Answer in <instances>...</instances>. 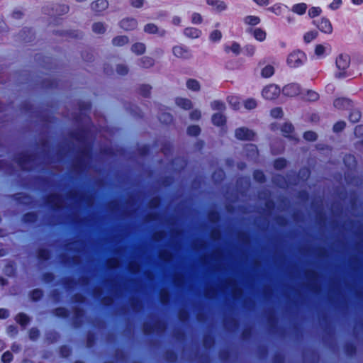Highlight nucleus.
<instances>
[{
	"label": "nucleus",
	"instance_id": "473e14b6",
	"mask_svg": "<svg viewBox=\"0 0 363 363\" xmlns=\"http://www.w3.org/2000/svg\"><path fill=\"white\" fill-rule=\"evenodd\" d=\"M360 118H361V113L358 110L352 111L349 115V120L352 123H357L360 120Z\"/></svg>",
	"mask_w": 363,
	"mask_h": 363
},
{
	"label": "nucleus",
	"instance_id": "a211bd4d",
	"mask_svg": "<svg viewBox=\"0 0 363 363\" xmlns=\"http://www.w3.org/2000/svg\"><path fill=\"white\" fill-rule=\"evenodd\" d=\"M176 104L178 106L189 110L192 107V103L191 100L184 98H177L176 99Z\"/></svg>",
	"mask_w": 363,
	"mask_h": 363
},
{
	"label": "nucleus",
	"instance_id": "a19ab883",
	"mask_svg": "<svg viewBox=\"0 0 363 363\" xmlns=\"http://www.w3.org/2000/svg\"><path fill=\"white\" fill-rule=\"evenodd\" d=\"M322 12V10L320 7L313 6L308 10V16L311 18H315L318 16Z\"/></svg>",
	"mask_w": 363,
	"mask_h": 363
},
{
	"label": "nucleus",
	"instance_id": "5fc2aeb1",
	"mask_svg": "<svg viewBox=\"0 0 363 363\" xmlns=\"http://www.w3.org/2000/svg\"><path fill=\"white\" fill-rule=\"evenodd\" d=\"M13 360V354L9 351L5 352L2 357L1 361L4 363H10Z\"/></svg>",
	"mask_w": 363,
	"mask_h": 363
},
{
	"label": "nucleus",
	"instance_id": "09e8293b",
	"mask_svg": "<svg viewBox=\"0 0 363 363\" xmlns=\"http://www.w3.org/2000/svg\"><path fill=\"white\" fill-rule=\"evenodd\" d=\"M211 106L213 110L222 111L225 108V104L220 101H214Z\"/></svg>",
	"mask_w": 363,
	"mask_h": 363
},
{
	"label": "nucleus",
	"instance_id": "393cba45",
	"mask_svg": "<svg viewBox=\"0 0 363 363\" xmlns=\"http://www.w3.org/2000/svg\"><path fill=\"white\" fill-rule=\"evenodd\" d=\"M274 73V68L273 66L268 65H266L261 71V75L264 78H269Z\"/></svg>",
	"mask_w": 363,
	"mask_h": 363
},
{
	"label": "nucleus",
	"instance_id": "0e129e2a",
	"mask_svg": "<svg viewBox=\"0 0 363 363\" xmlns=\"http://www.w3.org/2000/svg\"><path fill=\"white\" fill-rule=\"evenodd\" d=\"M342 4V0H333L332 3L329 5V8L332 10H337L340 7Z\"/></svg>",
	"mask_w": 363,
	"mask_h": 363
},
{
	"label": "nucleus",
	"instance_id": "3c124183",
	"mask_svg": "<svg viewBox=\"0 0 363 363\" xmlns=\"http://www.w3.org/2000/svg\"><path fill=\"white\" fill-rule=\"evenodd\" d=\"M319 95L317 92L313 91H308L306 94L307 100L310 101H315L318 99Z\"/></svg>",
	"mask_w": 363,
	"mask_h": 363
},
{
	"label": "nucleus",
	"instance_id": "e433bc0d",
	"mask_svg": "<svg viewBox=\"0 0 363 363\" xmlns=\"http://www.w3.org/2000/svg\"><path fill=\"white\" fill-rule=\"evenodd\" d=\"M222 38V33L218 30H213L209 35V39L213 42H218Z\"/></svg>",
	"mask_w": 363,
	"mask_h": 363
},
{
	"label": "nucleus",
	"instance_id": "e2e57ef3",
	"mask_svg": "<svg viewBox=\"0 0 363 363\" xmlns=\"http://www.w3.org/2000/svg\"><path fill=\"white\" fill-rule=\"evenodd\" d=\"M60 354L62 357H67L69 356V354H71V350L69 347L67 346H62L61 348H60Z\"/></svg>",
	"mask_w": 363,
	"mask_h": 363
},
{
	"label": "nucleus",
	"instance_id": "680f3d73",
	"mask_svg": "<svg viewBox=\"0 0 363 363\" xmlns=\"http://www.w3.org/2000/svg\"><path fill=\"white\" fill-rule=\"evenodd\" d=\"M116 72L120 75H125L128 73V69L124 65H118L116 68Z\"/></svg>",
	"mask_w": 363,
	"mask_h": 363
},
{
	"label": "nucleus",
	"instance_id": "4468645a",
	"mask_svg": "<svg viewBox=\"0 0 363 363\" xmlns=\"http://www.w3.org/2000/svg\"><path fill=\"white\" fill-rule=\"evenodd\" d=\"M144 31L150 34L158 33L160 36H164L166 33L164 30H159L157 26L154 23H147L144 27Z\"/></svg>",
	"mask_w": 363,
	"mask_h": 363
},
{
	"label": "nucleus",
	"instance_id": "774afa93",
	"mask_svg": "<svg viewBox=\"0 0 363 363\" xmlns=\"http://www.w3.org/2000/svg\"><path fill=\"white\" fill-rule=\"evenodd\" d=\"M354 135L357 137L363 136V125H358L354 128Z\"/></svg>",
	"mask_w": 363,
	"mask_h": 363
},
{
	"label": "nucleus",
	"instance_id": "052dcab7",
	"mask_svg": "<svg viewBox=\"0 0 363 363\" xmlns=\"http://www.w3.org/2000/svg\"><path fill=\"white\" fill-rule=\"evenodd\" d=\"M345 127V123L344 121H338L333 125V131L338 133L342 131Z\"/></svg>",
	"mask_w": 363,
	"mask_h": 363
},
{
	"label": "nucleus",
	"instance_id": "f257e3e1",
	"mask_svg": "<svg viewBox=\"0 0 363 363\" xmlns=\"http://www.w3.org/2000/svg\"><path fill=\"white\" fill-rule=\"evenodd\" d=\"M306 54L301 50H294L287 57V65L290 67L296 68L303 65L306 61Z\"/></svg>",
	"mask_w": 363,
	"mask_h": 363
},
{
	"label": "nucleus",
	"instance_id": "f704fd0d",
	"mask_svg": "<svg viewBox=\"0 0 363 363\" xmlns=\"http://www.w3.org/2000/svg\"><path fill=\"white\" fill-rule=\"evenodd\" d=\"M172 116L168 113H163L160 115L159 120L161 123L169 124L172 121Z\"/></svg>",
	"mask_w": 363,
	"mask_h": 363
},
{
	"label": "nucleus",
	"instance_id": "13d9d810",
	"mask_svg": "<svg viewBox=\"0 0 363 363\" xmlns=\"http://www.w3.org/2000/svg\"><path fill=\"white\" fill-rule=\"evenodd\" d=\"M325 51V48L321 45H317L315 48V53L318 57H322L323 56Z\"/></svg>",
	"mask_w": 363,
	"mask_h": 363
},
{
	"label": "nucleus",
	"instance_id": "4c0bfd02",
	"mask_svg": "<svg viewBox=\"0 0 363 363\" xmlns=\"http://www.w3.org/2000/svg\"><path fill=\"white\" fill-rule=\"evenodd\" d=\"M152 87L150 85L143 84L140 87L139 91L140 95L144 97L149 96Z\"/></svg>",
	"mask_w": 363,
	"mask_h": 363
},
{
	"label": "nucleus",
	"instance_id": "7c9ffc66",
	"mask_svg": "<svg viewBox=\"0 0 363 363\" xmlns=\"http://www.w3.org/2000/svg\"><path fill=\"white\" fill-rule=\"evenodd\" d=\"M33 34L31 29L26 28L21 33V38L25 42H30Z\"/></svg>",
	"mask_w": 363,
	"mask_h": 363
},
{
	"label": "nucleus",
	"instance_id": "aec40b11",
	"mask_svg": "<svg viewBox=\"0 0 363 363\" xmlns=\"http://www.w3.org/2000/svg\"><path fill=\"white\" fill-rule=\"evenodd\" d=\"M224 50L226 52L230 51L233 52L235 55H239L241 50L240 45L236 42H233L230 46L225 45Z\"/></svg>",
	"mask_w": 363,
	"mask_h": 363
},
{
	"label": "nucleus",
	"instance_id": "49530a36",
	"mask_svg": "<svg viewBox=\"0 0 363 363\" xmlns=\"http://www.w3.org/2000/svg\"><path fill=\"white\" fill-rule=\"evenodd\" d=\"M255 46L253 45H247L246 46H245L244 48V50H243V52L245 55H247V56H252L254 55L255 52Z\"/></svg>",
	"mask_w": 363,
	"mask_h": 363
},
{
	"label": "nucleus",
	"instance_id": "6e6552de",
	"mask_svg": "<svg viewBox=\"0 0 363 363\" xmlns=\"http://www.w3.org/2000/svg\"><path fill=\"white\" fill-rule=\"evenodd\" d=\"M206 4L212 6L217 12L225 11L228 8L227 4L222 0H206Z\"/></svg>",
	"mask_w": 363,
	"mask_h": 363
},
{
	"label": "nucleus",
	"instance_id": "4d7b16f0",
	"mask_svg": "<svg viewBox=\"0 0 363 363\" xmlns=\"http://www.w3.org/2000/svg\"><path fill=\"white\" fill-rule=\"evenodd\" d=\"M39 335H40V332L37 328H33L30 330L29 337L30 340H35L38 338Z\"/></svg>",
	"mask_w": 363,
	"mask_h": 363
},
{
	"label": "nucleus",
	"instance_id": "b1692460",
	"mask_svg": "<svg viewBox=\"0 0 363 363\" xmlns=\"http://www.w3.org/2000/svg\"><path fill=\"white\" fill-rule=\"evenodd\" d=\"M243 21L247 25L256 26L260 23V18L256 16H247L244 18Z\"/></svg>",
	"mask_w": 363,
	"mask_h": 363
},
{
	"label": "nucleus",
	"instance_id": "c756f323",
	"mask_svg": "<svg viewBox=\"0 0 363 363\" xmlns=\"http://www.w3.org/2000/svg\"><path fill=\"white\" fill-rule=\"evenodd\" d=\"M153 65L154 60L150 57L145 56L140 60V66L144 68L151 67Z\"/></svg>",
	"mask_w": 363,
	"mask_h": 363
},
{
	"label": "nucleus",
	"instance_id": "c9c22d12",
	"mask_svg": "<svg viewBox=\"0 0 363 363\" xmlns=\"http://www.w3.org/2000/svg\"><path fill=\"white\" fill-rule=\"evenodd\" d=\"M286 166V160L284 158H278L274 162V167L276 169H281Z\"/></svg>",
	"mask_w": 363,
	"mask_h": 363
},
{
	"label": "nucleus",
	"instance_id": "bb28decb",
	"mask_svg": "<svg viewBox=\"0 0 363 363\" xmlns=\"http://www.w3.org/2000/svg\"><path fill=\"white\" fill-rule=\"evenodd\" d=\"M16 321L20 324L21 326H26L28 322H29V318L28 316L25 314V313H18L16 316Z\"/></svg>",
	"mask_w": 363,
	"mask_h": 363
},
{
	"label": "nucleus",
	"instance_id": "37998d69",
	"mask_svg": "<svg viewBox=\"0 0 363 363\" xmlns=\"http://www.w3.org/2000/svg\"><path fill=\"white\" fill-rule=\"evenodd\" d=\"M311 174V172L308 168H303L300 169L298 172V177L301 180H307Z\"/></svg>",
	"mask_w": 363,
	"mask_h": 363
},
{
	"label": "nucleus",
	"instance_id": "9b49d317",
	"mask_svg": "<svg viewBox=\"0 0 363 363\" xmlns=\"http://www.w3.org/2000/svg\"><path fill=\"white\" fill-rule=\"evenodd\" d=\"M108 6L107 0H96L91 4L92 11L96 13L101 12L106 9Z\"/></svg>",
	"mask_w": 363,
	"mask_h": 363
},
{
	"label": "nucleus",
	"instance_id": "39448f33",
	"mask_svg": "<svg viewBox=\"0 0 363 363\" xmlns=\"http://www.w3.org/2000/svg\"><path fill=\"white\" fill-rule=\"evenodd\" d=\"M301 91L300 86L296 83H291L286 85L282 90L284 95L288 96H295Z\"/></svg>",
	"mask_w": 363,
	"mask_h": 363
},
{
	"label": "nucleus",
	"instance_id": "7ed1b4c3",
	"mask_svg": "<svg viewBox=\"0 0 363 363\" xmlns=\"http://www.w3.org/2000/svg\"><path fill=\"white\" fill-rule=\"evenodd\" d=\"M235 135L237 139L241 140H252L255 135L252 130L245 127L237 128Z\"/></svg>",
	"mask_w": 363,
	"mask_h": 363
},
{
	"label": "nucleus",
	"instance_id": "bf43d9fd",
	"mask_svg": "<svg viewBox=\"0 0 363 363\" xmlns=\"http://www.w3.org/2000/svg\"><path fill=\"white\" fill-rule=\"evenodd\" d=\"M283 115V111L281 108H274L271 111V116L273 118H281Z\"/></svg>",
	"mask_w": 363,
	"mask_h": 363
},
{
	"label": "nucleus",
	"instance_id": "864d4df0",
	"mask_svg": "<svg viewBox=\"0 0 363 363\" xmlns=\"http://www.w3.org/2000/svg\"><path fill=\"white\" fill-rule=\"evenodd\" d=\"M203 18L200 13H193L191 16V23L193 24H201L202 23Z\"/></svg>",
	"mask_w": 363,
	"mask_h": 363
},
{
	"label": "nucleus",
	"instance_id": "cd10ccee",
	"mask_svg": "<svg viewBox=\"0 0 363 363\" xmlns=\"http://www.w3.org/2000/svg\"><path fill=\"white\" fill-rule=\"evenodd\" d=\"M113 44L116 46H123L128 43V38L126 36H118L113 39Z\"/></svg>",
	"mask_w": 363,
	"mask_h": 363
},
{
	"label": "nucleus",
	"instance_id": "c85d7f7f",
	"mask_svg": "<svg viewBox=\"0 0 363 363\" xmlns=\"http://www.w3.org/2000/svg\"><path fill=\"white\" fill-rule=\"evenodd\" d=\"M186 86L189 89L192 91H199L200 89V84L199 82L193 79H190L186 82Z\"/></svg>",
	"mask_w": 363,
	"mask_h": 363
},
{
	"label": "nucleus",
	"instance_id": "58836bf2",
	"mask_svg": "<svg viewBox=\"0 0 363 363\" xmlns=\"http://www.w3.org/2000/svg\"><path fill=\"white\" fill-rule=\"evenodd\" d=\"M200 131L201 129L198 125H191L187 128V133L191 136H197Z\"/></svg>",
	"mask_w": 363,
	"mask_h": 363
},
{
	"label": "nucleus",
	"instance_id": "dca6fc26",
	"mask_svg": "<svg viewBox=\"0 0 363 363\" xmlns=\"http://www.w3.org/2000/svg\"><path fill=\"white\" fill-rule=\"evenodd\" d=\"M308 9V6L306 3L295 4L291 7V11L298 15H303Z\"/></svg>",
	"mask_w": 363,
	"mask_h": 363
},
{
	"label": "nucleus",
	"instance_id": "2f4dec72",
	"mask_svg": "<svg viewBox=\"0 0 363 363\" xmlns=\"http://www.w3.org/2000/svg\"><path fill=\"white\" fill-rule=\"evenodd\" d=\"M318 36V32L316 30H311L306 33L303 35V40L306 43L311 42Z\"/></svg>",
	"mask_w": 363,
	"mask_h": 363
},
{
	"label": "nucleus",
	"instance_id": "ddd939ff",
	"mask_svg": "<svg viewBox=\"0 0 363 363\" xmlns=\"http://www.w3.org/2000/svg\"><path fill=\"white\" fill-rule=\"evenodd\" d=\"M245 151L246 152V156L250 160H255L258 156L257 147L255 145L247 144L245 147Z\"/></svg>",
	"mask_w": 363,
	"mask_h": 363
},
{
	"label": "nucleus",
	"instance_id": "de8ad7c7",
	"mask_svg": "<svg viewBox=\"0 0 363 363\" xmlns=\"http://www.w3.org/2000/svg\"><path fill=\"white\" fill-rule=\"evenodd\" d=\"M36 218H37V216L33 213H26L23 216V220L26 223H33V222H35L36 220Z\"/></svg>",
	"mask_w": 363,
	"mask_h": 363
},
{
	"label": "nucleus",
	"instance_id": "c03bdc74",
	"mask_svg": "<svg viewBox=\"0 0 363 363\" xmlns=\"http://www.w3.org/2000/svg\"><path fill=\"white\" fill-rule=\"evenodd\" d=\"M53 313L55 315L62 318H66L68 316V311L65 308H57L54 311Z\"/></svg>",
	"mask_w": 363,
	"mask_h": 363
},
{
	"label": "nucleus",
	"instance_id": "603ef678",
	"mask_svg": "<svg viewBox=\"0 0 363 363\" xmlns=\"http://www.w3.org/2000/svg\"><path fill=\"white\" fill-rule=\"evenodd\" d=\"M305 140L308 141H314L317 138V134L313 131H306L303 135Z\"/></svg>",
	"mask_w": 363,
	"mask_h": 363
},
{
	"label": "nucleus",
	"instance_id": "6e6d98bb",
	"mask_svg": "<svg viewBox=\"0 0 363 363\" xmlns=\"http://www.w3.org/2000/svg\"><path fill=\"white\" fill-rule=\"evenodd\" d=\"M273 182L280 186L281 187H284V184L286 183L285 179L284 177L281 175H277L274 177Z\"/></svg>",
	"mask_w": 363,
	"mask_h": 363
},
{
	"label": "nucleus",
	"instance_id": "4be33fe9",
	"mask_svg": "<svg viewBox=\"0 0 363 363\" xmlns=\"http://www.w3.org/2000/svg\"><path fill=\"white\" fill-rule=\"evenodd\" d=\"M345 166L349 169H352L356 166L355 157L352 155H346L343 159Z\"/></svg>",
	"mask_w": 363,
	"mask_h": 363
},
{
	"label": "nucleus",
	"instance_id": "2eb2a0df",
	"mask_svg": "<svg viewBox=\"0 0 363 363\" xmlns=\"http://www.w3.org/2000/svg\"><path fill=\"white\" fill-rule=\"evenodd\" d=\"M184 34L188 38H198L201 35V30L196 28L188 27L184 30Z\"/></svg>",
	"mask_w": 363,
	"mask_h": 363
},
{
	"label": "nucleus",
	"instance_id": "a18cd8bd",
	"mask_svg": "<svg viewBox=\"0 0 363 363\" xmlns=\"http://www.w3.org/2000/svg\"><path fill=\"white\" fill-rule=\"evenodd\" d=\"M43 291L40 289H34L30 294V298L33 301H38L43 296Z\"/></svg>",
	"mask_w": 363,
	"mask_h": 363
},
{
	"label": "nucleus",
	"instance_id": "6ab92c4d",
	"mask_svg": "<svg viewBox=\"0 0 363 363\" xmlns=\"http://www.w3.org/2000/svg\"><path fill=\"white\" fill-rule=\"evenodd\" d=\"M212 123L217 126L223 125L225 123V117L221 113H215L212 116Z\"/></svg>",
	"mask_w": 363,
	"mask_h": 363
},
{
	"label": "nucleus",
	"instance_id": "0eeeda50",
	"mask_svg": "<svg viewBox=\"0 0 363 363\" xmlns=\"http://www.w3.org/2000/svg\"><path fill=\"white\" fill-rule=\"evenodd\" d=\"M120 26L121 28L125 30H132L136 28L138 26V22L136 19L133 18H126L123 19L120 22Z\"/></svg>",
	"mask_w": 363,
	"mask_h": 363
},
{
	"label": "nucleus",
	"instance_id": "72a5a7b5",
	"mask_svg": "<svg viewBox=\"0 0 363 363\" xmlns=\"http://www.w3.org/2000/svg\"><path fill=\"white\" fill-rule=\"evenodd\" d=\"M92 30L95 33L101 34L105 32L106 28L102 23L99 22L93 24Z\"/></svg>",
	"mask_w": 363,
	"mask_h": 363
},
{
	"label": "nucleus",
	"instance_id": "a878e982",
	"mask_svg": "<svg viewBox=\"0 0 363 363\" xmlns=\"http://www.w3.org/2000/svg\"><path fill=\"white\" fill-rule=\"evenodd\" d=\"M281 132L283 133V135L285 137L287 138H293L291 135H290L291 133L294 131V126L291 123H284L281 127Z\"/></svg>",
	"mask_w": 363,
	"mask_h": 363
},
{
	"label": "nucleus",
	"instance_id": "9d476101",
	"mask_svg": "<svg viewBox=\"0 0 363 363\" xmlns=\"http://www.w3.org/2000/svg\"><path fill=\"white\" fill-rule=\"evenodd\" d=\"M47 202L52 205L53 208H59L62 204V197L57 194H52L47 198Z\"/></svg>",
	"mask_w": 363,
	"mask_h": 363
},
{
	"label": "nucleus",
	"instance_id": "5701e85b",
	"mask_svg": "<svg viewBox=\"0 0 363 363\" xmlns=\"http://www.w3.org/2000/svg\"><path fill=\"white\" fill-rule=\"evenodd\" d=\"M131 51L137 55H142L145 51V45L142 43H136L132 45Z\"/></svg>",
	"mask_w": 363,
	"mask_h": 363
},
{
	"label": "nucleus",
	"instance_id": "f8f14e48",
	"mask_svg": "<svg viewBox=\"0 0 363 363\" xmlns=\"http://www.w3.org/2000/svg\"><path fill=\"white\" fill-rule=\"evenodd\" d=\"M334 106L338 109H347L352 106V101L346 98H339L334 101Z\"/></svg>",
	"mask_w": 363,
	"mask_h": 363
},
{
	"label": "nucleus",
	"instance_id": "338daca9",
	"mask_svg": "<svg viewBox=\"0 0 363 363\" xmlns=\"http://www.w3.org/2000/svg\"><path fill=\"white\" fill-rule=\"evenodd\" d=\"M160 299L162 303H167L169 300V294L165 290H161L160 291Z\"/></svg>",
	"mask_w": 363,
	"mask_h": 363
},
{
	"label": "nucleus",
	"instance_id": "f3484780",
	"mask_svg": "<svg viewBox=\"0 0 363 363\" xmlns=\"http://www.w3.org/2000/svg\"><path fill=\"white\" fill-rule=\"evenodd\" d=\"M30 161V157L28 154L22 153L16 157V162L21 169H26V164Z\"/></svg>",
	"mask_w": 363,
	"mask_h": 363
},
{
	"label": "nucleus",
	"instance_id": "20e7f679",
	"mask_svg": "<svg viewBox=\"0 0 363 363\" xmlns=\"http://www.w3.org/2000/svg\"><path fill=\"white\" fill-rule=\"evenodd\" d=\"M313 23L323 33L330 34L333 32V26L329 19L322 18L320 20L313 21Z\"/></svg>",
	"mask_w": 363,
	"mask_h": 363
},
{
	"label": "nucleus",
	"instance_id": "8fccbe9b",
	"mask_svg": "<svg viewBox=\"0 0 363 363\" xmlns=\"http://www.w3.org/2000/svg\"><path fill=\"white\" fill-rule=\"evenodd\" d=\"M244 106L247 109H253L257 106V102L253 99H248L244 102Z\"/></svg>",
	"mask_w": 363,
	"mask_h": 363
},
{
	"label": "nucleus",
	"instance_id": "1a4fd4ad",
	"mask_svg": "<svg viewBox=\"0 0 363 363\" xmlns=\"http://www.w3.org/2000/svg\"><path fill=\"white\" fill-rule=\"evenodd\" d=\"M173 54L174 56L179 58L187 59L191 57L190 51L188 49L179 45L174 46L173 48Z\"/></svg>",
	"mask_w": 363,
	"mask_h": 363
},
{
	"label": "nucleus",
	"instance_id": "423d86ee",
	"mask_svg": "<svg viewBox=\"0 0 363 363\" xmlns=\"http://www.w3.org/2000/svg\"><path fill=\"white\" fill-rule=\"evenodd\" d=\"M350 64V57L347 54H340L336 59V66L338 69L345 71Z\"/></svg>",
	"mask_w": 363,
	"mask_h": 363
},
{
	"label": "nucleus",
	"instance_id": "79ce46f5",
	"mask_svg": "<svg viewBox=\"0 0 363 363\" xmlns=\"http://www.w3.org/2000/svg\"><path fill=\"white\" fill-rule=\"evenodd\" d=\"M38 257L41 260H47L50 257V252L46 249H40L38 252Z\"/></svg>",
	"mask_w": 363,
	"mask_h": 363
},
{
	"label": "nucleus",
	"instance_id": "ea45409f",
	"mask_svg": "<svg viewBox=\"0 0 363 363\" xmlns=\"http://www.w3.org/2000/svg\"><path fill=\"white\" fill-rule=\"evenodd\" d=\"M255 180L259 183H263L265 181V176L260 170H255L253 173Z\"/></svg>",
	"mask_w": 363,
	"mask_h": 363
},
{
	"label": "nucleus",
	"instance_id": "f03ea898",
	"mask_svg": "<svg viewBox=\"0 0 363 363\" xmlns=\"http://www.w3.org/2000/svg\"><path fill=\"white\" fill-rule=\"evenodd\" d=\"M280 94V89L275 84L265 86L262 92V96L267 100L275 99Z\"/></svg>",
	"mask_w": 363,
	"mask_h": 363
},
{
	"label": "nucleus",
	"instance_id": "69168bd1",
	"mask_svg": "<svg viewBox=\"0 0 363 363\" xmlns=\"http://www.w3.org/2000/svg\"><path fill=\"white\" fill-rule=\"evenodd\" d=\"M268 10L274 13L276 15H280L281 12V7L279 4H275L269 7Z\"/></svg>",
	"mask_w": 363,
	"mask_h": 363
},
{
	"label": "nucleus",
	"instance_id": "412c9836",
	"mask_svg": "<svg viewBox=\"0 0 363 363\" xmlns=\"http://www.w3.org/2000/svg\"><path fill=\"white\" fill-rule=\"evenodd\" d=\"M253 35L258 41H264L266 38V32L262 28H257L253 30Z\"/></svg>",
	"mask_w": 363,
	"mask_h": 363
}]
</instances>
